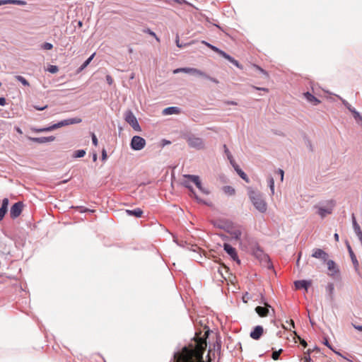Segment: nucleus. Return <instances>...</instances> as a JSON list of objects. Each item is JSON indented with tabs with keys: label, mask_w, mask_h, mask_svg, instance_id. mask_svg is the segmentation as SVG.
<instances>
[{
	"label": "nucleus",
	"mask_w": 362,
	"mask_h": 362,
	"mask_svg": "<svg viewBox=\"0 0 362 362\" xmlns=\"http://www.w3.org/2000/svg\"><path fill=\"white\" fill-rule=\"evenodd\" d=\"M223 148H224V152H225L228 159H230V158L232 159V158H233V157L226 144L223 145Z\"/></svg>",
	"instance_id": "de8ad7c7"
},
{
	"label": "nucleus",
	"mask_w": 362,
	"mask_h": 362,
	"mask_svg": "<svg viewBox=\"0 0 362 362\" xmlns=\"http://www.w3.org/2000/svg\"><path fill=\"white\" fill-rule=\"evenodd\" d=\"M298 338L300 339V344L303 346L306 347L308 344H307V342L305 341V339H301L300 337H298Z\"/></svg>",
	"instance_id": "e2e57ef3"
},
{
	"label": "nucleus",
	"mask_w": 362,
	"mask_h": 362,
	"mask_svg": "<svg viewBox=\"0 0 362 362\" xmlns=\"http://www.w3.org/2000/svg\"><path fill=\"white\" fill-rule=\"evenodd\" d=\"M264 332V329L261 325H257L254 327V329L251 331L250 334V337L255 340H258L260 339L261 336Z\"/></svg>",
	"instance_id": "dca6fc26"
},
{
	"label": "nucleus",
	"mask_w": 362,
	"mask_h": 362,
	"mask_svg": "<svg viewBox=\"0 0 362 362\" xmlns=\"http://www.w3.org/2000/svg\"><path fill=\"white\" fill-rule=\"evenodd\" d=\"M252 88H254L255 90H262L264 92H269V89L267 88H260V87H257V86H253Z\"/></svg>",
	"instance_id": "052dcab7"
},
{
	"label": "nucleus",
	"mask_w": 362,
	"mask_h": 362,
	"mask_svg": "<svg viewBox=\"0 0 362 362\" xmlns=\"http://www.w3.org/2000/svg\"><path fill=\"white\" fill-rule=\"evenodd\" d=\"M294 284L296 289L304 288L305 291H308V287L311 285V282L306 280H298L296 281Z\"/></svg>",
	"instance_id": "aec40b11"
},
{
	"label": "nucleus",
	"mask_w": 362,
	"mask_h": 362,
	"mask_svg": "<svg viewBox=\"0 0 362 362\" xmlns=\"http://www.w3.org/2000/svg\"><path fill=\"white\" fill-rule=\"evenodd\" d=\"M185 177L189 179L197 187H199L201 180L198 175H185Z\"/></svg>",
	"instance_id": "c756f323"
},
{
	"label": "nucleus",
	"mask_w": 362,
	"mask_h": 362,
	"mask_svg": "<svg viewBox=\"0 0 362 362\" xmlns=\"http://www.w3.org/2000/svg\"><path fill=\"white\" fill-rule=\"evenodd\" d=\"M268 185L271 191V194L273 195L274 194V180L272 177H270L268 179Z\"/></svg>",
	"instance_id": "4c0bfd02"
},
{
	"label": "nucleus",
	"mask_w": 362,
	"mask_h": 362,
	"mask_svg": "<svg viewBox=\"0 0 362 362\" xmlns=\"http://www.w3.org/2000/svg\"><path fill=\"white\" fill-rule=\"evenodd\" d=\"M224 192L226 193H228L230 195H233L235 194V189L230 187V186H226L224 187Z\"/></svg>",
	"instance_id": "c03bdc74"
},
{
	"label": "nucleus",
	"mask_w": 362,
	"mask_h": 362,
	"mask_svg": "<svg viewBox=\"0 0 362 362\" xmlns=\"http://www.w3.org/2000/svg\"><path fill=\"white\" fill-rule=\"evenodd\" d=\"M352 325L356 330L362 332V325H356L354 324H352Z\"/></svg>",
	"instance_id": "69168bd1"
},
{
	"label": "nucleus",
	"mask_w": 362,
	"mask_h": 362,
	"mask_svg": "<svg viewBox=\"0 0 362 362\" xmlns=\"http://www.w3.org/2000/svg\"><path fill=\"white\" fill-rule=\"evenodd\" d=\"M254 66L260 72L262 73V74H264V76H266L267 77L269 76L268 75V73L264 70L262 68H261L260 66H257V65H254Z\"/></svg>",
	"instance_id": "3c124183"
},
{
	"label": "nucleus",
	"mask_w": 362,
	"mask_h": 362,
	"mask_svg": "<svg viewBox=\"0 0 362 362\" xmlns=\"http://www.w3.org/2000/svg\"><path fill=\"white\" fill-rule=\"evenodd\" d=\"M311 257L315 259H319L322 260L324 263H325L328 260L329 255L322 249L315 248L313 250Z\"/></svg>",
	"instance_id": "4468645a"
},
{
	"label": "nucleus",
	"mask_w": 362,
	"mask_h": 362,
	"mask_svg": "<svg viewBox=\"0 0 362 362\" xmlns=\"http://www.w3.org/2000/svg\"><path fill=\"white\" fill-rule=\"evenodd\" d=\"M197 187V188H198V189H199L202 193H204V194H209V191L207 189H206V188H204V187H202V182L200 183L199 187Z\"/></svg>",
	"instance_id": "603ef678"
},
{
	"label": "nucleus",
	"mask_w": 362,
	"mask_h": 362,
	"mask_svg": "<svg viewBox=\"0 0 362 362\" xmlns=\"http://www.w3.org/2000/svg\"><path fill=\"white\" fill-rule=\"evenodd\" d=\"M33 130L35 132L40 133V132H50L51 128H50V126H49V127H42V128H34V129H33Z\"/></svg>",
	"instance_id": "ea45409f"
},
{
	"label": "nucleus",
	"mask_w": 362,
	"mask_h": 362,
	"mask_svg": "<svg viewBox=\"0 0 362 362\" xmlns=\"http://www.w3.org/2000/svg\"><path fill=\"white\" fill-rule=\"evenodd\" d=\"M329 206H318L317 208V214L322 218H324L327 215L331 214L333 211V208L334 206V202L331 200L329 202Z\"/></svg>",
	"instance_id": "0eeeda50"
},
{
	"label": "nucleus",
	"mask_w": 362,
	"mask_h": 362,
	"mask_svg": "<svg viewBox=\"0 0 362 362\" xmlns=\"http://www.w3.org/2000/svg\"><path fill=\"white\" fill-rule=\"evenodd\" d=\"M346 245H347V249H348L351 262H352L356 270H357L358 267L359 266V264L357 260L356 256L355 255L354 251L352 250L351 245L349 243H347Z\"/></svg>",
	"instance_id": "412c9836"
},
{
	"label": "nucleus",
	"mask_w": 362,
	"mask_h": 362,
	"mask_svg": "<svg viewBox=\"0 0 362 362\" xmlns=\"http://www.w3.org/2000/svg\"><path fill=\"white\" fill-rule=\"evenodd\" d=\"M95 53L92 54L78 68V72L82 71L85 68H86L88 64L90 63V62L93 60V59L95 57Z\"/></svg>",
	"instance_id": "2f4dec72"
},
{
	"label": "nucleus",
	"mask_w": 362,
	"mask_h": 362,
	"mask_svg": "<svg viewBox=\"0 0 362 362\" xmlns=\"http://www.w3.org/2000/svg\"><path fill=\"white\" fill-rule=\"evenodd\" d=\"M78 208H79L81 209L80 212H86V211H91V212H93V211L92 210H89L88 209H86L83 206H78Z\"/></svg>",
	"instance_id": "338daca9"
},
{
	"label": "nucleus",
	"mask_w": 362,
	"mask_h": 362,
	"mask_svg": "<svg viewBox=\"0 0 362 362\" xmlns=\"http://www.w3.org/2000/svg\"><path fill=\"white\" fill-rule=\"evenodd\" d=\"M185 177L189 179L197 187H199L201 180L198 175H185Z\"/></svg>",
	"instance_id": "c85d7f7f"
},
{
	"label": "nucleus",
	"mask_w": 362,
	"mask_h": 362,
	"mask_svg": "<svg viewBox=\"0 0 362 362\" xmlns=\"http://www.w3.org/2000/svg\"><path fill=\"white\" fill-rule=\"evenodd\" d=\"M86 155V151L83 149L78 150L74 153L75 158H82Z\"/></svg>",
	"instance_id": "a19ab883"
},
{
	"label": "nucleus",
	"mask_w": 362,
	"mask_h": 362,
	"mask_svg": "<svg viewBox=\"0 0 362 362\" xmlns=\"http://www.w3.org/2000/svg\"><path fill=\"white\" fill-rule=\"evenodd\" d=\"M125 121L136 132H141L139 123L132 110H127L124 114Z\"/></svg>",
	"instance_id": "20e7f679"
},
{
	"label": "nucleus",
	"mask_w": 362,
	"mask_h": 362,
	"mask_svg": "<svg viewBox=\"0 0 362 362\" xmlns=\"http://www.w3.org/2000/svg\"><path fill=\"white\" fill-rule=\"evenodd\" d=\"M29 139L35 143L44 144V143H47V142H51V141H54L55 137L54 136H41V137H29Z\"/></svg>",
	"instance_id": "a211bd4d"
},
{
	"label": "nucleus",
	"mask_w": 362,
	"mask_h": 362,
	"mask_svg": "<svg viewBox=\"0 0 362 362\" xmlns=\"http://www.w3.org/2000/svg\"><path fill=\"white\" fill-rule=\"evenodd\" d=\"M223 57L224 59H227L230 63H232L237 68H238L240 69H243V65L240 64L238 60L235 59L233 57H232L230 55H229L226 52L225 53V54H224V56Z\"/></svg>",
	"instance_id": "393cba45"
},
{
	"label": "nucleus",
	"mask_w": 362,
	"mask_h": 362,
	"mask_svg": "<svg viewBox=\"0 0 362 362\" xmlns=\"http://www.w3.org/2000/svg\"><path fill=\"white\" fill-rule=\"evenodd\" d=\"M225 103L227 105H236L238 103L233 100H226L225 101Z\"/></svg>",
	"instance_id": "774afa93"
},
{
	"label": "nucleus",
	"mask_w": 362,
	"mask_h": 362,
	"mask_svg": "<svg viewBox=\"0 0 362 362\" xmlns=\"http://www.w3.org/2000/svg\"><path fill=\"white\" fill-rule=\"evenodd\" d=\"M180 112V110L177 107H168L163 110L164 115H173L177 114Z\"/></svg>",
	"instance_id": "7c9ffc66"
},
{
	"label": "nucleus",
	"mask_w": 362,
	"mask_h": 362,
	"mask_svg": "<svg viewBox=\"0 0 362 362\" xmlns=\"http://www.w3.org/2000/svg\"><path fill=\"white\" fill-rule=\"evenodd\" d=\"M23 208V204L21 202L15 203L11 208L10 216L14 219L20 216Z\"/></svg>",
	"instance_id": "ddd939ff"
},
{
	"label": "nucleus",
	"mask_w": 362,
	"mask_h": 362,
	"mask_svg": "<svg viewBox=\"0 0 362 362\" xmlns=\"http://www.w3.org/2000/svg\"><path fill=\"white\" fill-rule=\"evenodd\" d=\"M343 104L351 112L353 113L355 119L358 120V118H361L360 113L355 108L352 107L351 105L348 102H346V100H343Z\"/></svg>",
	"instance_id": "b1692460"
},
{
	"label": "nucleus",
	"mask_w": 362,
	"mask_h": 362,
	"mask_svg": "<svg viewBox=\"0 0 362 362\" xmlns=\"http://www.w3.org/2000/svg\"><path fill=\"white\" fill-rule=\"evenodd\" d=\"M283 349H280L278 351H274L272 354V358L273 360L276 361L279 358L280 354L282 353Z\"/></svg>",
	"instance_id": "58836bf2"
},
{
	"label": "nucleus",
	"mask_w": 362,
	"mask_h": 362,
	"mask_svg": "<svg viewBox=\"0 0 362 362\" xmlns=\"http://www.w3.org/2000/svg\"><path fill=\"white\" fill-rule=\"evenodd\" d=\"M173 362H204L202 356L193 349L184 346L174 354Z\"/></svg>",
	"instance_id": "f03ea898"
},
{
	"label": "nucleus",
	"mask_w": 362,
	"mask_h": 362,
	"mask_svg": "<svg viewBox=\"0 0 362 362\" xmlns=\"http://www.w3.org/2000/svg\"><path fill=\"white\" fill-rule=\"evenodd\" d=\"M33 107L37 110H44L47 107V105H45V106L34 105Z\"/></svg>",
	"instance_id": "bf43d9fd"
},
{
	"label": "nucleus",
	"mask_w": 362,
	"mask_h": 362,
	"mask_svg": "<svg viewBox=\"0 0 362 362\" xmlns=\"http://www.w3.org/2000/svg\"><path fill=\"white\" fill-rule=\"evenodd\" d=\"M323 344H325L326 346H327L329 349H331L332 351H333L336 354L339 355V356H341V354L338 352V351H336L335 350H334V349L332 348V346H331V344H329L328 339L327 337H324L323 338Z\"/></svg>",
	"instance_id": "e433bc0d"
},
{
	"label": "nucleus",
	"mask_w": 362,
	"mask_h": 362,
	"mask_svg": "<svg viewBox=\"0 0 362 362\" xmlns=\"http://www.w3.org/2000/svg\"><path fill=\"white\" fill-rule=\"evenodd\" d=\"M8 199L7 198H4L3 200H2V204H1V206H4V208L6 209H8Z\"/></svg>",
	"instance_id": "6e6d98bb"
},
{
	"label": "nucleus",
	"mask_w": 362,
	"mask_h": 362,
	"mask_svg": "<svg viewBox=\"0 0 362 362\" xmlns=\"http://www.w3.org/2000/svg\"><path fill=\"white\" fill-rule=\"evenodd\" d=\"M185 186L189 189L191 193L193 194L194 197L196 199V200L199 203H204V201L197 196V194H196V192H194V190L192 186H190L187 184H185Z\"/></svg>",
	"instance_id": "72a5a7b5"
},
{
	"label": "nucleus",
	"mask_w": 362,
	"mask_h": 362,
	"mask_svg": "<svg viewBox=\"0 0 362 362\" xmlns=\"http://www.w3.org/2000/svg\"><path fill=\"white\" fill-rule=\"evenodd\" d=\"M325 263L327 264V269L329 270V276L334 277L336 274L339 273V269L337 267L334 261L332 259H328Z\"/></svg>",
	"instance_id": "2eb2a0df"
},
{
	"label": "nucleus",
	"mask_w": 362,
	"mask_h": 362,
	"mask_svg": "<svg viewBox=\"0 0 362 362\" xmlns=\"http://www.w3.org/2000/svg\"><path fill=\"white\" fill-rule=\"evenodd\" d=\"M47 71L52 74H55L57 72H58L59 71V68L57 66H55V65H50L48 69H47Z\"/></svg>",
	"instance_id": "37998d69"
},
{
	"label": "nucleus",
	"mask_w": 362,
	"mask_h": 362,
	"mask_svg": "<svg viewBox=\"0 0 362 362\" xmlns=\"http://www.w3.org/2000/svg\"><path fill=\"white\" fill-rule=\"evenodd\" d=\"M264 305H265L264 307L257 306L255 308L256 313L260 317H266L268 315H269V308H271L272 307L267 303H264Z\"/></svg>",
	"instance_id": "f3484780"
},
{
	"label": "nucleus",
	"mask_w": 362,
	"mask_h": 362,
	"mask_svg": "<svg viewBox=\"0 0 362 362\" xmlns=\"http://www.w3.org/2000/svg\"><path fill=\"white\" fill-rule=\"evenodd\" d=\"M53 47V45L49 42H45L42 45V48L46 50L52 49Z\"/></svg>",
	"instance_id": "09e8293b"
},
{
	"label": "nucleus",
	"mask_w": 362,
	"mask_h": 362,
	"mask_svg": "<svg viewBox=\"0 0 362 362\" xmlns=\"http://www.w3.org/2000/svg\"><path fill=\"white\" fill-rule=\"evenodd\" d=\"M126 213L129 216H134L136 217H141L143 214V211L140 208H136L134 209H127L126 210Z\"/></svg>",
	"instance_id": "a878e982"
},
{
	"label": "nucleus",
	"mask_w": 362,
	"mask_h": 362,
	"mask_svg": "<svg viewBox=\"0 0 362 362\" xmlns=\"http://www.w3.org/2000/svg\"><path fill=\"white\" fill-rule=\"evenodd\" d=\"M8 209L4 208V206L0 207V221H1L5 216Z\"/></svg>",
	"instance_id": "a18cd8bd"
},
{
	"label": "nucleus",
	"mask_w": 362,
	"mask_h": 362,
	"mask_svg": "<svg viewBox=\"0 0 362 362\" xmlns=\"http://www.w3.org/2000/svg\"><path fill=\"white\" fill-rule=\"evenodd\" d=\"M327 298L332 302L334 300V285L333 283H329L325 287Z\"/></svg>",
	"instance_id": "6ab92c4d"
},
{
	"label": "nucleus",
	"mask_w": 362,
	"mask_h": 362,
	"mask_svg": "<svg viewBox=\"0 0 362 362\" xmlns=\"http://www.w3.org/2000/svg\"><path fill=\"white\" fill-rule=\"evenodd\" d=\"M226 230L231 235L232 239L240 240L242 235V230L240 228L234 227L233 226H227Z\"/></svg>",
	"instance_id": "9d476101"
},
{
	"label": "nucleus",
	"mask_w": 362,
	"mask_h": 362,
	"mask_svg": "<svg viewBox=\"0 0 362 362\" xmlns=\"http://www.w3.org/2000/svg\"><path fill=\"white\" fill-rule=\"evenodd\" d=\"M92 143L95 146H98V141L94 133H91Z\"/></svg>",
	"instance_id": "8fccbe9b"
},
{
	"label": "nucleus",
	"mask_w": 362,
	"mask_h": 362,
	"mask_svg": "<svg viewBox=\"0 0 362 362\" xmlns=\"http://www.w3.org/2000/svg\"><path fill=\"white\" fill-rule=\"evenodd\" d=\"M175 43H176L177 47H179V48L185 47H186L188 45V44L180 43L178 35H177V36H176Z\"/></svg>",
	"instance_id": "49530a36"
},
{
	"label": "nucleus",
	"mask_w": 362,
	"mask_h": 362,
	"mask_svg": "<svg viewBox=\"0 0 362 362\" xmlns=\"http://www.w3.org/2000/svg\"><path fill=\"white\" fill-rule=\"evenodd\" d=\"M101 157H102V160H105L107 159V151H106V150L105 148H103L102 150Z\"/></svg>",
	"instance_id": "4d7b16f0"
},
{
	"label": "nucleus",
	"mask_w": 362,
	"mask_h": 362,
	"mask_svg": "<svg viewBox=\"0 0 362 362\" xmlns=\"http://www.w3.org/2000/svg\"><path fill=\"white\" fill-rule=\"evenodd\" d=\"M253 255L260 262L267 264L270 263L269 256L258 245L253 249Z\"/></svg>",
	"instance_id": "6e6552de"
},
{
	"label": "nucleus",
	"mask_w": 362,
	"mask_h": 362,
	"mask_svg": "<svg viewBox=\"0 0 362 362\" xmlns=\"http://www.w3.org/2000/svg\"><path fill=\"white\" fill-rule=\"evenodd\" d=\"M352 224L354 230L358 238H362V230L360 226L358 224L354 215H352Z\"/></svg>",
	"instance_id": "4be33fe9"
},
{
	"label": "nucleus",
	"mask_w": 362,
	"mask_h": 362,
	"mask_svg": "<svg viewBox=\"0 0 362 362\" xmlns=\"http://www.w3.org/2000/svg\"><path fill=\"white\" fill-rule=\"evenodd\" d=\"M181 72L198 76L200 77H202V75H203L202 71H201L198 69L192 68V67L177 68L173 71L174 74H178V73H181Z\"/></svg>",
	"instance_id": "1a4fd4ad"
},
{
	"label": "nucleus",
	"mask_w": 362,
	"mask_h": 362,
	"mask_svg": "<svg viewBox=\"0 0 362 362\" xmlns=\"http://www.w3.org/2000/svg\"><path fill=\"white\" fill-rule=\"evenodd\" d=\"M16 78L18 81L21 82L25 86H29V82L22 76L18 75L16 76Z\"/></svg>",
	"instance_id": "c9c22d12"
},
{
	"label": "nucleus",
	"mask_w": 362,
	"mask_h": 362,
	"mask_svg": "<svg viewBox=\"0 0 362 362\" xmlns=\"http://www.w3.org/2000/svg\"><path fill=\"white\" fill-rule=\"evenodd\" d=\"M202 78H204L206 80H209L214 83H216L218 84L219 83L218 80L216 79V78H214V77H211L209 75H208L207 74H206L205 72L203 71V75H202Z\"/></svg>",
	"instance_id": "f704fd0d"
},
{
	"label": "nucleus",
	"mask_w": 362,
	"mask_h": 362,
	"mask_svg": "<svg viewBox=\"0 0 362 362\" xmlns=\"http://www.w3.org/2000/svg\"><path fill=\"white\" fill-rule=\"evenodd\" d=\"M106 81L109 85H112L113 83V78L109 74H107L105 77Z\"/></svg>",
	"instance_id": "864d4df0"
},
{
	"label": "nucleus",
	"mask_w": 362,
	"mask_h": 362,
	"mask_svg": "<svg viewBox=\"0 0 362 362\" xmlns=\"http://www.w3.org/2000/svg\"><path fill=\"white\" fill-rule=\"evenodd\" d=\"M247 196L255 209L261 214H264L267 211V203L265 201L264 194L258 189L252 187H247Z\"/></svg>",
	"instance_id": "f257e3e1"
},
{
	"label": "nucleus",
	"mask_w": 362,
	"mask_h": 362,
	"mask_svg": "<svg viewBox=\"0 0 362 362\" xmlns=\"http://www.w3.org/2000/svg\"><path fill=\"white\" fill-rule=\"evenodd\" d=\"M82 119L81 118L74 117V118H68L64 120H62L56 124H54L50 126L51 131L54 130L56 129L62 127L64 126H67L69 124H78L81 122Z\"/></svg>",
	"instance_id": "423d86ee"
},
{
	"label": "nucleus",
	"mask_w": 362,
	"mask_h": 362,
	"mask_svg": "<svg viewBox=\"0 0 362 362\" xmlns=\"http://www.w3.org/2000/svg\"><path fill=\"white\" fill-rule=\"evenodd\" d=\"M26 1L23 0H0V6L5 4H14L18 6L26 5Z\"/></svg>",
	"instance_id": "5701e85b"
},
{
	"label": "nucleus",
	"mask_w": 362,
	"mask_h": 362,
	"mask_svg": "<svg viewBox=\"0 0 362 362\" xmlns=\"http://www.w3.org/2000/svg\"><path fill=\"white\" fill-rule=\"evenodd\" d=\"M144 32L147 33V34H148V35H151V36H153V37H154L158 42L160 41V40L157 37L156 34L153 31H152L151 29L147 28V29L144 30Z\"/></svg>",
	"instance_id": "79ce46f5"
},
{
	"label": "nucleus",
	"mask_w": 362,
	"mask_h": 362,
	"mask_svg": "<svg viewBox=\"0 0 362 362\" xmlns=\"http://www.w3.org/2000/svg\"><path fill=\"white\" fill-rule=\"evenodd\" d=\"M224 251L231 257L234 261L240 264V260L238 258L236 250L228 243H224L223 245Z\"/></svg>",
	"instance_id": "f8f14e48"
},
{
	"label": "nucleus",
	"mask_w": 362,
	"mask_h": 362,
	"mask_svg": "<svg viewBox=\"0 0 362 362\" xmlns=\"http://www.w3.org/2000/svg\"><path fill=\"white\" fill-rule=\"evenodd\" d=\"M305 98L309 102L313 103V105H316L320 103V100H318L316 97H315L313 94L309 92H306L304 93Z\"/></svg>",
	"instance_id": "cd10ccee"
},
{
	"label": "nucleus",
	"mask_w": 362,
	"mask_h": 362,
	"mask_svg": "<svg viewBox=\"0 0 362 362\" xmlns=\"http://www.w3.org/2000/svg\"><path fill=\"white\" fill-rule=\"evenodd\" d=\"M146 140L140 136H134L132 138L130 146L134 151H141L146 146Z\"/></svg>",
	"instance_id": "39448f33"
},
{
	"label": "nucleus",
	"mask_w": 362,
	"mask_h": 362,
	"mask_svg": "<svg viewBox=\"0 0 362 362\" xmlns=\"http://www.w3.org/2000/svg\"><path fill=\"white\" fill-rule=\"evenodd\" d=\"M308 356L304 357L305 362H310V361H311V358L310 357V350H308Z\"/></svg>",
	"instance_id": "0e129e2a"
},
{
	"label": "nucleus",
	"mask_w": 362,
	"mask_h": 362,
	"mask_svg": "<svg viewBox=\"0 0 362 362\" xmlns=\"http://www.w3.org/2000/svg\"><path fill=\"white\" fill-rule=\"evenodd\" d=\"M276 173L280 175L281 181L282 182L284 180V170L279 168L277 170Z\"/></svg>",
	"instance_id": "13d9d810"
},
{
	"label": "nucleus",
	"mask_w": 362,
	"mask_h": 362,
	"mask_svg": "<svg viewBox=\"0 0 362 362\" xmlns=\"http://www.w3.org/2000/svg\"><path fill=\"white\" fill-rule=\"evenodd\" d=\"M234 170L243 180H245L247 182H249L247 175L242 170L239 165L234 166Z\"/></svg>",
	"instance_id": "473e14b6"
},
{
	"label": "nucleus",
	"mask_w": 362,
	"mask_h": 362,
	"mask_svg": "<svg viewBox=\"0 0 362 362\" xmlns=\"http://www.w3.org/2000/svg\"><path fill=\"white\" fill-rule=\"evenodd\" d=\"M202 43H204V45H206L208 47H209L210 49H211L213 51H214L215 52L218 53L220 56H221L222 57L224 56L226 52L223 51L222 49L218 48L217 47L206 42V41H202Z\"/></svg>",
	"instance_id": "bb28decb"
},
{
	"label": "nucleus",
	"mask_w": 362,
	"mask_h": 362,
	"mask_svg": "<svg viewBox=\"0 0 362 362\" xmlns=\"http://www.w3.org/2000/svg\"><path fill=\"white\" fill-rule=\"evenodd\" d=\"M6 104V101L5 98L1 97L0 98V105L4 106Z\"/></svg>",
	"instance_id": "680f3d73"
},
{
	"label": "nucleus",
	"mask_w": 362,
	"mask_h": 362,
	"mask_svg": "<svg viewBox=\"0 0 362 362\" xmlns=\"http://www.w3.org/2000/svg\"><path fill=\"white\" fill-rule=\"evenodd\" d=\"M305 144L307 146V147L309 148V150L310 151H313V146H312V144H311V141L309 140V139H306L305 141Z\"/></svg>",
	"instance_id": "5fc2aeb1"
},
{
	"label": "nucleus",
	"mask_w": 362,
	"mask_h": 362,
	"mask_svg": "<svg viewBox=\"0 0 362 362\" xmlns=\"http://www.w3.org/2000/svg\"><path fill=\"white\" fill-rule=\"evenodd\" d=\"M186 140L190 148H193L197 150H201L204 148V142L200 137L190 134L186 136Z\"/></svg>",
	"instance_id": "7ed1b4c3"
},
{
	"label": "nucleus",
	"mask_w": 362,
	"mask_h": 362,
	"mask_svg": "<svg viewBox=\"0 0 362 362\" xmlns=\"http://www.w3.org/2000/svg\"><path fill=\"white\" fill-rule=\"evenodd\" d=\"M215 269L216 271L214 272V278L216 279L217 281H223V279H226V274L228 273V270L226 267L217 265Z\"/></svg>",
	"instance_id": "9b49d317"
}]
</instances>
